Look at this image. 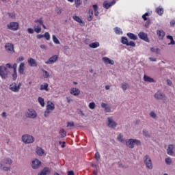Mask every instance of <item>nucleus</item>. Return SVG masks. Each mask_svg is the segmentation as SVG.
Here are the masks:
<instances>
[{"instance_id": "a211bd4d", "label": "nucleus", "mask_w": 175, "mask_h": 175, "mask_svg": "<svg viewBox=\"0 0 175 175\" xmlns=\"http://www.w3.org/2000/svg\"><path fill=\"white\" fill-rule=\"evenodd\" d=\"M24 70H25V63L21 62L18 67V73L20 75H24Z\"/></svg>"}, {"instance_id": "680f3d73", "label": "nucleus", "mask_w": 175, "mask_h": 175, "mask_svg": "<svg viewBox=\"0 0 175 175\" xmlns=\"http://www.w3.org/2000/svg\"><path fill=\"white\" fill-rule=\"evenodd\" d=\"M24 61V57H19L17 59H16V62H21Z\"/></svg>"}, {"instance_id": "6ab92c4d", "label": "nucleus", "mask_w": 175, "mask_h": 175, "mask_svg": "<svg viewBox=\"0 0 175 175\" xmlns=\"http://www.w3.org/2000/svg\"><path fill=\"white\" fill-rule=\"evenodd\" d=\"M51 172V170H50V168L45 167L40 173H38V175H47V174H50Z\"/></svg>"}, {"instance_id": "5fc2aeb1", "label": "nucleus", "mask_w": 175, "mask_h": 175, "mask_svg": "<svg viewBox=\"0 0 175 175\" xmlns=\"http://www.w3.org/2000/svg\"><path fill=\"white\" fill-rule=\"evenodd\" d=\"M150 116L152 117V118H157V113H155L154 111H151Z\"/></svg>"}, {"instance_id": "5701e85b", "label": "nucleus", "mask_w": 175, "mask_h": 175, "mask_svg": "<svg viewBox=\"0 0 175 175\" xmlns=\"http://www.w3.org/2000/svg\"><path fill=\"white\" fill-rule=\"evenodd\" d=\"M70 94L74 95V96H77V95L80 94V90L77 88H72L71 89Z\"/></svg>"}, {"instance_id": "a878e982", "label": "nucleus", "mask_w": 175, "mask_h": 175, "mask_svg": "<svg viewBox=\"0 0 175 175\" xmlns=\"http://www.w3.org/2000/svg\"><path fill=\"white\" fill-rule=\"evenodd\" d=\"M2 163L5 165H12V163H13V161L10 158H5L3 159Z\"/></svg>"}, {"instance_id": "13d9d810", "label": "nucleus", "mask_w": 175, "mask_h": 175, "mask_svg": "<svg viewBox=\"0 0 175 175\" xmlns=\"http://www.w3.org/2000/svg\"><path fill=\"white\" fill-rule=\"evenodd\" d=\"M95 159H96V161H99V159H100V154H99V152H96L95 154Z\"/></svg>"}, {"instance_id": "09e8293b", "label": "nucleus", "mask_w": 175, "mask_h": 175, "mask_svg": "<svg viewBox=\"0 0 175 175\" xmlns=\"http://www.w3.org/2000/svg\"><path fill=\"white\" fill-rule=\"evenodd\" d=\"M89 109H91V110H94V109H95V103H90L89 104Z\"/></svg>"}, {"instance_id": "aec40b11", "label": "nucleus", "mask_w": 175, "mask_h": 175, "mask_svg": "<svg viewBox=\"0 0 175 175\" xmlns=\"http://www.w3.org/2000/svg\"><path fill=\"white\" fill-rule=\"evenodd\" d=\"M27 62H28L29 66H31V67L38 66V63L36 62L35 59H33V58L28 59Z\"/></svg>"}, {"instance_id": "2eb2a0df", "label": "nucleus", "mask_w": 175, "mask_h": 175, "mask_svg": "<svg viewBox=\"0 0 175 175\" xmlns=\"http://www.w3.org/2000/svg\"><path fill=\"white\" fill-rule=\"evenodd\" d=\"M157 35L158 36L159 40H163V38H165L166 33H165V31L163 29H159L157 30Z\"/></svg>"}, {"instance_id": "ea45409f", "label": "nucleus", "mask_w": 175, "mask_h": 175, "mask_svg": "<svg viewBox=\"0 0 175 175\" xmlns=\"http://www.w3.org/2000/svg\"><path fill=\"white\" fill-rule=\"evenodd\" d=\"M52 38H53V40L54 43H55V44H60L59 40H58V38H57L55 35H53L52 36Z\"/></svg>"}, {"instance_id": "4468645a", "label": "nucleus", "mask_w": 175, "mask_h": 175, "mask_svg": "<svg viewBox=\"0 0 175 175\" xmlns=\"http://www.w3.org/2000/svg\"><path fill=\"white\" fill-rule=\"evenodd\" d=\"M57 60H58V56L55 55L51 57H50L48 61L45 62V64H46V65H51L57 62Z\"/></svg>"}, {"instance_id": "4d7b16f0", "label": "nucleus", "mask_w": 175, "mask_h": 175, "mask_svg": "<svg viewBox=\"0 0 175 175\" xmlns=\"http://www.w3.org/2000/svg\"><path fill=\"white\" fill-rule=\"evenodd\" d=\"M1 169H3V170H4L5 172H10V167L3 166Z\"/></svg>"}, {"instance_id": "f704fd0d", "label": "nucleus", "mask_w": 175, "mask_h": 175, "mask_svg": "<svg viewBox=\"0 0 175 175\" xmlns=\"http://www.w3.org/2000/svg\"><path fill=\"white\" fill-rule=\"evenodd\" d=\"M118 142H120V143H123L125 144V142H126V139L122 138V136L121 135V134H120L118 137H117Z\"/></svg>"}, {"instance_id": "f8f14e48", "label": "nucleus", "mask_w": 175, "mask_h": 175, "mask_svg": "<svg viewBox=\"0 0 175 175\" xmlns=\"http://www.w3.org/2000/svg\"><path fill=\"white\" fill-rule=\"evenodd\" d=\"M37 116L36 111L33 109H29L27 112V117H28V118H36Z\"/></svg>"}, {"instance_id": "0e129e2a", "label": "nucleus", "mask_w": 175, "mask_h": 175, "mask_svg": "<svg viewBox=\"0 0 175 175\" xmlns=\"http://www.w3.org/2000/svg\"><path fill=\"white\" fill-rule=\"evenodd\" d=\"M37 39H42V38H44L43 34H38L36 36Z\"/></svg>"}, {"instance_id": "58836bf2", "label": "nucleus", "mask_w": 175, "mask_h": 175, "mask_svg": "<svg viewBox=\"0 0 175 175\" xmlns=\"http://www.w3.org/2000/svg\"><path fill=\"white\" fill-rule=\"evenodd\" d=\"M122 44H126L127 46L128 44V38L126 37H122V40H121Z\"/></svg>"}, {"instance_id": "c03bdc74", "label": "nucleus", "mask_w": 175, "mask_h": 175, "mask_svg": "<svg viewBox=\"0 0 175 175\" xmlns=\"http://www.w3.org/2000/svg\"><path fill=\"white\" fill-rule=\"evenodd\" d=\"M165 162L167 163V165H172V159L167 157L165 159Z\"/></svg>"}, {"instance_id": "f257e3e1", "label": "nucleus", "mask_w": 175, "mask_h": 175, "mask_svg": "<svg viewBox=\"0 0 175 175\" xmlns=\"http://www.w3.org/2000/svg\"><path fill=\"white\" fill-rule=\"evenodd\" d=\"M34 23L36 24L38 23V25H34V31L36 32V33H40V32H42V27L44 28V29H47V27H46V25H44L43 22V18L41 17L38 19L34 20Z\"/></svg>"}, {"instance_id": "f03ea898", "label": "nucleus", "mask_w": 175, "mask_h": 175, "mask_svg": "<svg viewBox=\"0 0 175 175\" xmlns=\"http://www.w3.org/2000/svg\"><path fill=\"white\" fill-rule=\"evenodd\" d=\"M127 147L129 148H135V144L136 146H142V142L138 139H129V140L126 139V142H124Z\"/></svg>"}, {"instance_id": "052dcab7", "label": "nucleus", "mask_w": 175, "mask_h": 175, "mask_svg": "<svg viewBox=\"0 0 175 175\" xmlns=\"http://www.w3.org/2000/svg\"><path fill=\"white\" fill-rule=\"evenodd\" d=\"M67 126H75V122H68L67 123Z\"/></svg>"}, {"instance_id": "cd10ccee", "label": "nucleus", "mask_w": 175, "mask_h": 175, "mask_svg": "<svg viewBox=\"0 0 175 175\" xmlns=\"http://www.w3.org/2000/svg\"><path fill=\"white\" fill-rule=\"evenodd\" d=\"M99 46H100V44L98 42H92L89 44V47H90V49H98Z\"/></svg>"}, {"instance_id": "bb28decb", "label": "nucleus", "mask_w": 175, "mask_h": 175, "mask_svg": "<svg viewBox=\"0 0 175 175\" xmlns=\"http://www.w3.org/2000/svg\"><path fill=\"white\" fill-rule=\"evenodd\" d=\"M127 36L131 40H137V36L133 34V33H127Z\"/></svg>"}, {"instance_id": "0eeeda50", "label": "nucleus", "mask_w": 175, "mask_h": 175, "mask_svg": "<svg viewBox=\"0 0 175 175\" xmlns=\"http://www.w3.org/2000/svg\"><path fill=\"white\" fill-rule=\"evenodd\" d=\"M144 163H145L147 169H149V170H152L153 165H152V161L151 160V157L148 156V154H146L144 157Z\"/></svg>"}, {"instance_id": "69168bd1", "label": "nucleus", "mask_w": 175, "mask_h": 175, "mask_svg": "<svg viewBox=\"0 0 175 175\" xmlns=\"http://www.w3.org/2000/svg\"><path fill=\"white\" fill-rule=\"evenodd\" d=\"M170 25H171V27H174V25H175V21L174 20H172L170 21Z\"/></svg>"}, {"instance_id": "f3484780", "label": "nucleus", "mask_w": 175, "mask_h": 175, "mask_svg": "<svg viewBox=\"0 0 175 175\" xmlns=\"http://www.w3.org/2000/svg\"><path fill=\"white\" fill-rule=\"evenodd\" d=\"M113 5H116V1L113 0L110 3H107V1H104L103 3V6L105 9H109L111 8V6H113Z\"/></svg>"}, {"instance_id": "338daca9", "label": "nucleus", "mask_w": 175, "mask_h": 175, "mask_svg": "<svg viewBox=\"0 0 175 175\" xmlns=\"http://www.w3.org/2000/svg\"><path fill=\"white\" fill-rule=\"evenodd\" d=\"M166 82H167V84H168L170 86H171L172 84V81L170 79H167Z\"/></svg>"}, {"instance_id": "9d476101", "label": "nucleus", "mask_w": 175, "mask_h": 175, "mask_svg": "<svg viewBox=\"0 0 175 175\" xmlns=\"http://www.w3.org/2000/svg\"><path fill=\"white\" fill-rule=\"evenodd\" d=\"M7 27L12 31H17L18 29V23L11 22L9 25H7Z\"/></svg>"}, {"instance_id": "2f4dec72", "label": "nucleus", "mask_w": 175, "mask_h": 175, "mask_svg": "<svg viewBox=\"0 0 175 175\" xmlns=\"http://www.w3.org/2000/svg\"><path fill=\"white\" fill-rule=\"evenodd\" d=\"M93 9L94 11V16H99V12L98 11V5L94 4L93 5Z\"/></svg>"}, {"instance_id": "9b49d317", "label": "nucleus", "mask_w": 175, "mask_h": 175, "mask_svg": "<svg viewBox=\"0 0 175 175\" xmlns=\"http://www.w3.org/2000/svg\"><path fill=\"white\" fill-rule=\"evenodd\" d=\"M40 165H42V162L38 159L33 160L31 162L32 169H39V167H40Z\"/></svg>"}, {"instance_id": "b1692460", "label": "nucleus", "mask_w": 175, "mask_h": 175, "mask_svg": "<svg viewBox=\"0 0 175 175\" xmlns=\"http://www.w3.org/2000/svg\"><path fill=\"white\" fill-rule=\"evenodd\" d=\"M144 81H146V83H155V79L152 78L151 77L144 75Z\"/></svg>"}, {"instance_id": "49530a36", "label": "nucleus", "mask_w": 175, "mask_h": 175, "mask_svg": "<svg viewBox=\"0 0 175 175\" xmlns=\"http://www.w3.org/2000/svg\"><path fill=\"white\" fill-rule=\"evenodd\" d=\"M128 83H124L122 84V88L123 90V91H126V90H128Z\"/></svg>"}, {"instance_id": "dca6fc26", "label": "nucleus", "mask_w": 175, "mask_h": 175, "mask_svg": "<svg viewBox=\"0 0 175 175\" xmlns=\"http://www.w3.org/2000/svg\"><path fill=\"white\" fill-rule=\"evenodd\" d=\"M101 107L103 109H105V111L106 113H111V107H110L109 105H107L105 103H101Z\"/></svg>"}, {"instance_id": "412c9836", "label": "nucleus", "mask_w": 175, "mask_h": 175, "mask_svg": "<svg viewBox=\"0 0 175 175\" xmlns=\"http://www.w3.org/2000/svg\"><path fill=\"white\" fill-rule=\"evenodd\" d=\"M5 49L6 51H14V46L11 43H7L5 45Z\"/></svg>"}, {"instance_id": "20e7f679", "label": "nucleus", "mask_w": 175, "mask_h": 175, "mask_svg": "<svg viewBox=\"0 0 175 175\" xmlns=\"http://www.w3.org/2000/svg\"><path fill=\"white\" fill-rule=\"evenodd\" d=\"M55 109V105H54L51 101H48L47 105H46V109L44 111V116L49 117V116H50V113H51V111H53Z\"/></svg>"}, {"instance_id": "c756f323", "label": "nucleus", "mask_w": 175, "mask_h": 175, "mask_svg": "<svg viewBox=\"0 0 175 175\" xmlns=\"http://www.w3.org/2000/svg\"><path fill=\"white\" fill-rule=\"evenodd\" d=\"M40 90L41 91H49V83H44V85H41Z\"/></svg>"}, {"instance_id": "7ed1b4c3", "label": "nucleus", "mask_w": 175, "mask_h": 175, "mask_svg": "<svg viewBox=\"0 0 175 175\" xmlns=\"http://www.w3.org/2000/svg\"><path fill=\"white\" fill-rule=\"evenodd\" d=\"M154 98H156L157 100H163V103H166L167 101V96L161 91L157 92L154 94Z\"/></svg>"}, {"instance_id": "6e6d98bb", "label": "nucleus", "mask_w": 175, "mask_h": 175, "mask_svg": "<svg viewBox=\"0 0 175 175\" xmlns=\"http://www.w3.org/2000/svg\"><path fill=\"white\" fill-rule=\"evenodd\" d=\"M56 13L59 15L61 14V13H62V9H59V8L57 7Z\"/></svg>"}, {"instance_id": "603ef678", "label": "nucleus", "mask_w": 175, "mask_h": 175, "mask_svg": "<svg viewBox=\"0 0 175 175\" xmlns=\"http://www.w3.org/2000/svg\"><path fill=\"white\" fill-rule=\"evenodd\" d=\"M27 32H28V33H33L35 32V27H33V29L28 28Z\"/></svg>"}, {"instance_id": "a18cd8bd", "label": "nucleus", "mask_w": 175, "mask_h": 175, "mask_svg": "<svg viewBox=\"0 0 175 175\" xmlns=\"http://www.w3.org/2000/svg\"><path fill=\"white\" fill-rule=\"evenodd\" d=\"M126 46H131V47H136V44L133 41H130L127 43Z\"/></svg>"}, {"instance_id": "1a4fd4ad", "label": "nucleus", "mask_w": 175, "mask_h": 175, "mask_svg": "<svg viewBox=\"0 0 175 175\" xmlns=\"http://www.w3.org/2000/svg\"><path fill=\"white\" fill-rule=\"evenodd\" d=\"M21 83H19L17 85V83H12L10 85V91H12L13 92H18L20 91V88H21Z\"/></svg>"}, {"instance_id": "4c0bfd02", "label": "nucleus", "mask_w": 175, "mask_h": 175, "mask_svg": "<svg viewBox=\"0 0 175 175\" xmlns=\"http://www.w3.org/2000/svg\"><path fill=\"white\" fill-rule=\"evenodd\" d=\"M74 1H75L76 8H80V5H81V3H83L81 0H74Z\"/></svg>"}, {"instance_id": "393cba45", "label": "nucleus", "mask_w": 175, "mask_h": 175, "mask_svg": "<svg viewBox=\"0 0 175 175\" xmlns=\"http://www.w3.org/2000/svg\"><path fill=\"white\" fill-rule=\"evenodd\" d=\"M173 150H174V146L173 144L169 145L167 149V154H168V155H173V154H174Z\"/></svg>"}, {"instance_id": "72a5a7b5", "label": "nucleus", "mask_w": 175, "mask_h": 175, "mask_svg": "<svg viewBox=\"0 0 175 175\" xmlns=\"http://www.w3.org/2000/svg\"><path fill=\"white\" fill-rule=\"evenodd\" d=\"M40 105L42 106V107H44V98H42V97H38V99Z\"/></svg>"}, {"instance_id": "473e14b6", "label": "nucleus", "mask_w": 175, "mask_h": 175, "mask_svg": "<svg viewBox=\"0 0 175 175\" xmlns=\"http://www.w3.org/2000/svg\"><path fill=\"white\" fill-rule=\"evenodd\" d=\"M59 133L60 135V137H62V139H63V137H66V131H65V130L62 129L59 131Z\"/></svg>"}, {"instance_id": "e433bc0d", "label": "nucleus", "mask_w": 175, "mask_h": 175, "mask_svg": "<svg viewBox=\"0 0 175 175\" xmlns=\"http://www.w3.org/2000/svg\"><path fill=\"white\" fill-rule=\"evenodd\" d=\"M167 39H170V40H171L170 43H169V46H170V44H175V41L173 39V36H167Z\"/></svg>"}, {"instance_id": "bf43d9fd", "label": "nucleus", "mask_w": 175, "mask_h": 175, "mask_svg": "<svg viewBox=\"0 0 175 175\" xmlns=\"http://www.w3.org/2000/svg\"><path fill=\"white\" fill-rule=\"evenodd\" d=\"M12 69H14V72H17V64H14Z\"/></svg>"}, {"instance_id": "c9c22d12", "label": "nucleus", "mask_w": 175, "mask_h": 175, "mask_svg": "<svg viewBox=\"0 0 175 175\" xmlns=\"http://www.w3.org/2000/svg\"><path fill=\"white\" fill-rule=\"evenodd\" d=\"M38 155H40V157H42L43 154H44V151L42 149V148H37V151H36Z\"/></svg>"}, {"instance_id": "39448f33", "label": "nucleus", "mask_w": 175, "mask_h": 175, "mask_svg": "<svg viewBox=\"0 0 175 175\" xmlns=\"http://www.w3.org/2000/svg\"><path fill=\"white\" fill-rule=\"evenodd\" d=\"M0 77L3 80H6L9 77V70L5 66H0Z\"/></svg>"}, {"instance_id": "e2e57ef3", "label": "nucleus", "mask_w": 175, "mask_h": 175, "mask_svg": "<svg viewBox=\"0 0 175 175\" xmlns=\"http://www.w3.org/2000/svg\"><path fill=\"white\" fill-rule=\"evenodd\" d=\"M40 47V49H42V50H45V51L47 50V46H46V45L44 44H41Z\"/></svg>"}, {"instance_id": "a19ab883", "label": "nucleus", "mask_w": 175, "mask_h": 175, "mask_svg": "<svg viewBox=\"0 0 175 175\" xmlns=\"http://www.w3.org/2000/svg\"><path fill=\"white\" fill-rule=\"evenodd\" d=\"M73 19L77 21V23H83V20L80 18V17L77 16H74Z\"/></svg>"}, {"instance_id": "3c124183", "label": "nucleus", "mask_w": 175, "mask_h": 175, "mask_svg": "<svg viewBox=\"0 0 175 175\" xmlns=\"http://www.w3.org/2000/svg\"><path fill=\"white\" fill-rule=\"evenodd\" d=\"M142 133L144 135V136H146V137H148V131L146 129H144L142 131Z\"/></svg>"}, {"instance_id": "37998d69", "label": "nucleus", "mask_w": 175, "mask_h": 175, "mask_svg": "<svg viewBox=\"0 0 175 175\" xmlns=\"http://www.w3.org/2000/svg\"><path fill=\"white\" fill-rule=\"evenodd\" d=\"M43 73H44V78L48 79V77H50V73L49 72L46 71V70H42Z\"/></svg>"}, {"instance_id": "7c9ffc66", "label": "nucleus", "mask_w": 175, "mask_h": 175, "mask_svg": "<svg viewBox=\"0 0 175 175\" xmlns=\"http://www.w3.org/2000/svg\"><path fill=\"white\" fill-rule=\"evenodd\" d=\"M92 16H94V11L92 10V9H90L89 10V16L88 17V20L89 21H92Z\"/></svg>"}, {"instance_id": "4be33fe9", "label": "nucleus", "mask_w": 175, "mask_h": 175, "mask_svg": "<svg viewBox=\"0 0 175 175\" xmlns=\"http://www.w3.org/2000/svg\"><path fill=\"white\" fill-rule=\"evenodd\" d=\"M103 61L105 64H107L109 65H114V60L110 59V58L107 57H103Z\"/></svg>"}, {"instance_id": "de8ad7c7", "label": "nucleus", "mask_w": 175, "mask_h": 175, "mask_svg": "<svg viewBox=\"0 0 175 175\" xmlns=\"http://www.w3.org/2000/svg\"><path fill=\"white\" fill-rule=\"evenodd\" d=\"M114 31H115L116 33H118V35H120V33H122V31H121V29H120L118 27H115Z\"/></svg>"}, {"instance_id": "79ce46f5", "label": "nucleus", "mask_w": 175, "mask_h": 175, "mask_svg": "<svg viewBox=\"0 0 175 175\" xmlns=\"http://www.w3.org/2000/svg\"><path fill=\"white\" fill-rule=\"evenodd\" d=\"M44 38H45V39L46 40H50V33L49 32H45L44 34Z\"/></svg>"}, {"instance_id": "c85d7f7f", "label": "nucleus", "mask_w": 175, "mask_h": 175, "mask_svg": "<svg viewBox=\"0 0 175 175\" xmlns=\"http://www.w3.org/2000/svg\"><path fill=\"white\" fill-rule=\"evenodd\" d=\"M156 13H157L159 16H162L163 14V9L162 8V7L159 6L156 8Z\"/></svg>"}, {"instance_id": "8fccbe9b", "label": "nucleus", "mask_w": 175, "mask_h": 175, "mask_svg": "<svg viewBox=\"0 0 175 175\" xmlns=\"http://www.w3.org/2000/svg\"><path fill=\"white\" fill-rule=\"evenodd\" d=\"M13 80H17V71H14L13 74L12 75Z\"/></svg>"}, {"instance_id": "423d86ee", "label": "nucleus", "mask_w": 175, "mask_h": 175, "mask_svg": "<svg viewBox=\"0 0 175 175\" xmlns=\"http://www.w3.org/2000/svg\"><path fill=\"white\" fill-rule=\"evenodd\" d=\"M22 142H23L25 144H31L35 142V137L32 135L25 134L22 136Z\"/></svg>"}, {"instance_id": "ddd939ff", "label": "nucleus", "mask_w": 175, "mask_h": 175, "mask_svg": "<svg viewBox=\"0 0 175 175\" xmlns=\"http://www.w3.org/2000/svg\"><path fill=\"white\" fill-rule=\"evenodd\" d=\"M138 36L139 38V39H142V40H144V42H150V40L148 39V36L147 35V33L141 31L138 33Z\"/></svg>"}, {"instance_id": "6e6552de", "label": "nucleus", "mask_w": 175, "mask_h": 175, "mask_svg": "<svg viewBox=\"0 0 175 175\" xmlns=\"http://www.w3.org/2000/svg\"><path fill=\"white\" fill-rule=\"evenodd\" d=\"M107 125L109 128H111V129H116V128H117L118 124L114 121V120H113V118L108 117Z\"/></svg>"}, {"instance_id": "774afa93", "label": "nucleus", "mask_w": 175, "mask_h": 175, "mask_svg": "<svg viewBox=\"0 0 175 175\" xmlns=\"http://www.w3.org/2000/svg\"><path fill=\"white\" fill-rule=\"evenodd\" d=\"M68 175H75V172L73 171H68Z\"/></svg>"}, {"instance_id": "864d4df0", "label": "nucleus", "mask_w": 175, "mask_h": 175, "mask_svg": "<svg viewBox=\"0 0 175 175\" xmlns=\"http://www.w3.org/2000/svg\"><path fill=\"white\" fill-rule=\"evenodd\" d=\"M7 14L9 17H10V18H14L16 17V15L14 14V13L8 12L7 13Z\"/></svg>"}]
</instances>
